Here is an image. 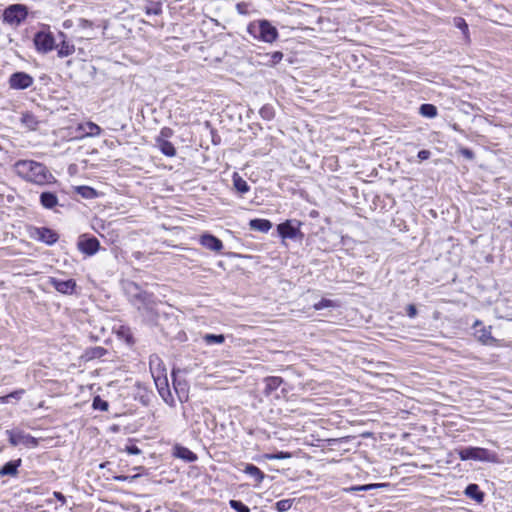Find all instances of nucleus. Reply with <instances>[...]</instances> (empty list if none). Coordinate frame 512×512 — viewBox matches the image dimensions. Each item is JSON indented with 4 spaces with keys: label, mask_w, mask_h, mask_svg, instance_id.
<instances>
[{
    "label": "nucleus",
    "mask_w": 512,
    "mask_h": 512,
    "mask_svg": "<svg viewBox=\"0 0 512 512\" xmlns=\"http://www.w3.org/2000/svg\"><path fill=\"white\" fill-rule=\"evenodd\" d=\"M173 135V131L172 129L168 128V127H164L161 129L160 131V135L158 138H163V139H166L171 137Z\"/></svg>",
    "instance_id": "40"
},
{
    "label": "nucleus",
    "mask_w": 512,
    "mask_h": 512,
    "mask_svg": "<svg viewBox=\"0 0 512 512\" xmlns=\"http://www.w3.org/2000/svg\"><path fill=\"white\" fill-rule=\"evenodd\" d=\"M21 464V459L7 462L1 469V476H16L18 473V467Z\"/></svg>",
    "instance_id": "21"
},
{
    "label": "nucleus",
    "mask_w": 512,
    "mask_h": 512,
    "mask_svg": "<svg viewBox=\"0 0 512 512\" xmlns=\"http://www.w3.org/2000/svg\"><path fill=\"white\" fill-rule=\"evenodd\" d=\"M455 26L457 28H459L460 30H462L463 33L465 34V36H467V34H468V25H467V23L465 22V20L463 18H456L455 19Z\"/></svg>",
    "instance_id": "37"
},
{
    "label": "nucleus",
    "mask_w": 512,
    "mask_h": 512,
    "mask_svg": "<svg viewBox=\"0 0 512 512\" xmlns=\"http://www.w3.org/2000/svg\"><path fill=\"white\" fill-rule=\"evenodd\" d=\"M75 191L85 199H94L98 196V192L90 186H76Z\"/></svg>",
    "instance_id": "25"
},
{
    "label": "nucleus",
    "mask_w": 512,
    "mask_h": 512,
    "mask_svg": "<svg viewBox=\"0 0 512 512\" xmlns=\"http://www.w3.org/2000/svg\"><path fill=\"white\" fill-rule=\"evenodd\" d=\"M230 506L233 510L237 512H250V509L245 504L238 500H231Z\"/></svg>",
    "instance_id": "34"
},
{
    "label": "nucleus",
    "mask_w": 512,
    "mask_h": 512,
    "mask_svg": "<svg viewBox=\"0 0 512 512\" xmlns=\"http://www.w3.org/2000/svg\"><path fill=\"white\" fill-rule=\"evenodd\" d=\"M137 297L141 299L142 301H146L148 295L146 293L144 294H137Z\"/></svg>",
    "instance_id": "52"
},
{
    "label": "nucleus",
    "mask_w": 512,
    "mask_h": 512,
    "mask_svg": "<svg viewBox=\"0 0 512 512\" xmlns=\"http://www.w3.org/2000/svg\"><path fill=\"white\" fill-rule=\"evenodd\" d=\"M40 203L44 208L52 209L58 204V198L52 192H43L40 195Z\"/></svg>",
    "instance_id": "22"
},
{
    "label": "nucleus",
    "mask_w": 512,
    "mask_h": 512,
    "mask_svg": "<svg viewBox=\"0 0 512 512\" xmlns=\"http://www.w3.org/2000/svg\"><path fill=\"white\" fill-rule=\"evenodd\" d=\"M93 408L101 411H107L108 410V403L104 400H102L99 396L95 397L93 399Z\"/></svg>",
    "instance_id": "32"
},
{
    "label": "nucleus",
    "mask_w": 512,
    "mask_h": 512,
    "mask_svg": "<svg viewBox=\"0 0 512 512\" xmlns=\"http://www.w3.org/2000/svg\"><path fill=\"white\" fill-rule=\"evenodd\" d=\"M294 500L293 499H283L278 502H276L275 507L278 512H286L288 511L292 505Z\"/></svg>",
    "instance_id": "30"
},
{
    "label": "nucleus",
    "mask_w": 512,
    "mask_h": 512,
    "mask_svg": "<svg viewBox=\"0 0 512 512\" xmlns=\"http://www.w3.org/2000/svg\"><path fill=\"white\" fill-rule=\"evenodd\" d=\"M250 229L267 233L272 228V223L267 219H252L249 222Z\"/></svg>",
    "instance_id": "20"
},
{
    "label": "nucleus",
    "mask_w": 512,
    "mask_h": 512,
    "mask_svg": "<svg viewBox=\"0 0 512 512\" xmlns=\"http://www.w3.org/2000/svg\"><path fill=\"white\" fill-rule=\"evenodd\" d=\"M18 176L37 185H47L55 182V178L42 163L33 160H19L14 165Z\"/></svg>",
    "instance_id": "1"
},
{
    "label": "nucleus",
    "mask_w": 512,
    "mask_h": 512,
    "mask_svg": "<svg viewBox=\"0 0 512 512\" xmlns=\"http://www.w3.org/2000/svg\"><path fill=\"white\" fill-rule=\"evenodd\" d=\"M78 130L81 132L82 136L86 137L99 136L102 132V129L94 122L80 124Z\"/></svg>",
    "instance_id": "18"
},
{
    "label": "nucleus",
    "mask_w": 512,
    "mask_h": 512,
    "mask_svg": "<svg viewBox=\"0 0 512 512\" xmlns=\"http://www.w3.org/2000/svg\"><path fill=\"white\" fill-rule=\"evenodd\" d=\"M77 247L80 252L87 256H93L100 249V242L93 236L81 235L77 242Z\"/></svg>",
    "instance_id": "7"
},
{
    "label": "nucleus",
    "mask_w": 512,
    "mask_h": 512,
    "mask_svg": "<svg viewBox=\"0 0 512 512\" xmlns=\"http://www.w3.org/2000/svg\"><path fill=\"white\" fill-rule=\"evenodd\" d=\"M22 122L27 124L28 126L32 127L36 124L35 118L31 114H24L22 116Z\"/></svg>",
    "instance_id": "39"
},
{
    "label": "nucleus",
    "mask_w": 512,
    "mask_h": 512,
    "mask_svg": "<svg viewBox=\"0 0 512 512\" xmlns=\"http://www.w3.org/2000/svg\"><path fill=\"white\" fill-rule=\"evenodd\" d=\"M299 223L297 221L287 220L277 226V230L282 238L295 239L300 234Z\"/></svg>",
    "instance_id": "10"
},
{
    "label": "nucleus",
    "mask_w": 512,
    "mask_h": 512,
    "mask_svg": "<svg viewBox=\"0 0 512 512\" xmlns=\"http://www.w3.org/2000/svg\"><path fill=\"white\" fill-rule=\"evenodd\" d=\"M24 393V390L20 389V390H16L12 393L9 394V397L10 398H15V399H20L21 396L23 395Z\"/></svg>",
    "instance_id": "46"
},
{
    "label": "nucleus",
    "mask_w": 512,
    "mask_h": 512,
    "mask_svg": "<svg viewBox=\"0 0 512 512\" xmlns=\"http://www.w3.org/2000/svg\"><path fill=\"white\" fill-rule=\"evenodd\" d=\"M204 341L211 345V344H222L225 340L224 335H215V334H205L203 336Z\"/></svg>",
    "instance_id": "29"
},
{
    "label": "nucleus",
    "mask_w": 512,
    "mask_h": 512,
    "mask_svg": "<svg viewBox=\"0 0 512 512\" xmlns=\"http://www.w3.org/2000/svg\"><path fill=\"white\" fill-rule=\"evenodd\" d=\"M125 451L128 453V454H131V455H138L141 453V450L136 446V445H128L125 447Z\"/></svg>",
    "instance_id": "42"
},
{
    "label": "nucleus",
    "mask_w": 512,
    "mask_h": 512,
    "mask_svg": "<svg viewBox=\"0 0 512 512\" xmlns=\"http://www.w3.org/2000/svg\"><path fill=\"white\" fill-rule=\"evenodd\" d=\"M33 237L48 245H53L58 240V234L46 227L35 228Z\"/></svg>",
    "instance_id": "13"
},
{
    "label": "nucleus",
    "mask_w": 512,
    "mask_h": 512,
    "mask_svg": "<svg viewBox=\"0 0 512 512\" xmlns=\"http://www.w3.org/2000/svg\"><path fill=\"white\" fill-rule=\"evenodd\" d=\"M462 461L475 460L480 462H498V456L495 452L481 447H465L456 450Z\"/></svg>",
    "instance_id": "3"
},
{
    "label": "nucleus",
    "mask_w": 512,
    "mask_h": 512,
    "mask_svg": "<svg viewBox=\"0 0 512 512\" xmlns=\"http://www.w3.org/2000/svg\"><path fill=\"white\" fill-rule=\"evenodd\" d=\"M291 457V454L288 452H278L275 454H265L264 458L267 460H281V459H288Z\"/></svg>",
    "instance_id": "33"
},
{
    "label": "nucleus",
    "mask_w": 512,
    "mask_h": 512,
    "mask_svg": "<svg viewBox=\"0 0 512 512\" xmlns=\"http://www.w3.org/2000/svg\"><path fill=\"white\" fill-rule=\"evenodd\" d=\"M233 185H234L235 189L241 194L247 193L250 189L247 182L241 176H239L237 173H235L233 175Z\"/></svg>",
    "instance_id": "27"
},
{
    "label": "nucleus",
    "mask_w": 512,
    "mask_h": 512,
    "mask_svg": "<svg viewBox=\"0 0 512 512\" xmlns=\"http://www.w3.org/2000/svg\"><path fill=\"white\" fill-rule=\"evenodd\" d=\"M247 31L254 39L265 43H273L279 36L276 27L268 20L251 22L247 27Z\"/></svg>",
    "instance_id": "2"
},
{
    "label": "nucleus",
    "mask_w": 512,
    "mask_h": 512,
    "mask_svg": "<svg viewBox=\"0 0 512 512\" xmlns=\"http://www.w3.org/2000/svg\"><path fill=\"white\" fill-rule=\"evenodd\" d=\"M243 471L250 477L254 478L257 484H260L265 478V474L253 464H246Z\"/></svg>",
    "instance_id": "23"
},
{
    "label": "nucleus",
    "mask_w": 512,
    "mask_h": 512,
    "mask_svg": "<svg viewBox=\"0 0 512 512\" xmlns=\"http://www.w3.org/2000/svg\"><path fill=\"white\" fill-rule=\"evenodd\" d=\"M49 283L53 286L58 292L62 294H72L76 287V282L73 279L69 280H61L55 277L49 278Z\"/></svg>",
    "instance_id": "12"
},
{
    "label": "nucleus",
    "mask_w": 512,
    "mask_h": 512,
    "mask_svg": "<svg viewBox=\"0 0 512 512\" xmlns=\"http://www.w3.org/2000/svg\"><path fill=\"white\" fill-rule=\"evenodd\" d=\"M104 352H105V350H104L103 348H101V347H97V348H95V349H94V351H93V356H98V357H100V356H102V355L104 354Z\"/></svg>",
    "instance_id": "48"
},
{
    "label": "nucleus",
    "mask_w": 512,
    "mask_h": 512,
    "mask_svg": "<svg viewBox=\"0 0 512 512\" xmlns=\"http://www.w3.org/2000/svg\"><path fill=\"white\" fill-rule=\"evenodd\" d=\"M33 82V77L25 72H15L8 80L9 87L15 90L27 89L33 84Z\"/></svg>",
    "instance_id": "8"
},
{
    "label": "nucleus",
    "mask_w": 512,
    "mask_h": 512,
    "mask_svg": "<svg viewBox=\"0 0 512 512\" xmlns=\"http://www.w3.org/2000/svg\"><path fill=\"white\" fill-rule=\"evenodd\" d=\"M36 50L40 53L46 54L56 48L55 38L48 30H41L37 32L33 39Z\"/></svg>",
    "instance_id": "5"
},
{
    "label": "nucleus",
    "mask_w": 512,
    "mask_h": 512,
    "mask_svg": "<svg viewBox=\"0 0 512 512\" xmlns=\"http://www.w3.org/2000/svg\"><path fill=\"white\" fill-rule=\"evenodd\" d=\"M430 157V151L428 150H421L418 152V158L420 160H426Z\"/></svg>",
    "instance_id": "44"
},
{
    "label": "nucleus",
    "mask_w": 512,
    "mask_h": 512,
    "mask_svg": "<svg viewBox=\"0 0 512 512\" xmlns=\"http://www.w3.org/2000/svg\"><path fill=\"white\" fill-rule=\"evenodd\" d=\"M6 433L9 437L10 444L13 446L22 445L28 448H33L38 445L36 438L23 431L7 430Z\"/></svg>",
    "instance_id": "6"
},
{
    "label": "nucleus",
    "mask_w": 512,
    "mask_h": 512,
    "mask_svg": "<svg viewBox=\"0 0 512 512\" xmlns=\"http://www.w3.org/2000/svg\"><path fill=\"white\" fill-rule=\"evenodd\" d=\"M80 38H91V34L90 33H86L85 35L81 36Z\"/></svg>",
    "instance_id": "54"
},
{
    "label": "nucleus",
    "mask_w": 512,
    "mask_h": 512,
    "mask_svg": "<svg viewBox=\"0 0 512 512\" xmlns=\"http://www.w3.org/2000/svg\"><path fill=\"white\" fill-rule=\"evenodd\" d=\"M465 495L474 499L477 503H481L484 498V494L480 491L477 484H469L465 489Z\"/></svg>",
    "instance_id": "24"
},
{
    "label": "nucleus",
    "mask_w": 512,
    "mask_h": 512,
    "mask_svg": "<svg viewBox=\"0 0 512 512\" xmlns=\"http://www.w3.org/2000/svg\"><path fill=\"white\" fill-rule=\"evenodd\" d=\"M149 366L153 379H156L157 376H166V368L157 355L150 356Z\"/></svg>",
    "instance_id": "16"
},
{
    "label": "nucleus",
    "mask_w": 512,
    "mask_h": 512,
    "mask_svg": "<svg viewBox=\"0 0 512 512\" xmlns=\"http://www.w3.org/2000/svg\"><path fill=\"white\" fill-rule=\"evenodd\" d=\"M283 380L280 377H267L265 379V394L269 395L272 391L278 389Z\"/></svg>",
    "instance_id": "26"
},
{
    "label": "nucleus",
    "mask_w": 512,
    "mask_h": 512,
    "mask_svg": "<svg viewBox=\"0 0 512 512\" xmlns=\"http://www.w3.org/2000/svg\"><path fill=\"white\" fill-rule=\"evenodd\" d=\"M266 56L270 58L267 62L270 65H275L283 59V53L280 51H275L272 54H267Z\"/></svg>",
    "instance_id": "35"
},
{
    "label": "nucleus",
    "mask_w": 512,
    "mask_h": 512,
    "mask_svg": "<svg viewBox=\"0 0 512 512\" xmlns=\"http://www.w3.org/2000/svg\"><path fill=\"white\" fill-rule=\"evenodd\" d=\"M147 15H159L162 12L160 3H149L144 7Z\"/></svg>",
    "instance_id": "31"
},
{
    "label": "nucleus",
    "mask_w": 512,
    "mask_h": 512,
    "mask_svg": "<svg viewBox=\"0 0 512 512\" xmlns=\"http://www.w3.org/2000/svg\"><path fill=\"white\" fill-rule=\"evenodd\" d=\"M417 314V309L416 307L413 305V304H410L407 306V315L410 317V318H414Z\"/></svg>",
    "instance_id": "43"
},
{
    "label": "nucleus",
    "mask_w": 512,
    "mask_h": 512,
    "mask_svg": "<svg viewBox=\"0 0 512 512\" xmlns=\"http://www.w3.org/2000/svg\"><path fill=\"white\" fill-rule=\"evenodd\" d=\"M199 241L203 247L214 252H219L223 248L222 241L211 234H203Z\"/></svg>",
    "instance_id": "15"
},
{
    "label": "nucleus",
    "mask_w": 512,
    "mask_h": 512,
    "mask_svg": "<svg viewBox=\"0 0 512 512\" xmlns=\"http://www.w3.org/2000/svg\"><path fill=\"white\" fill-rule=\"evenodd\" d=\"M28 10L23 4L8 6L3 12V22L11 26H19L27 17Z\"/></svg>",
    "instance_id": "4"
},
{
    "label": "nucleus",
    "mask_w": 512,
    "mask_h": 512,
    "mask_svg": "<svg viewBox=\"0 0 512 512\" xmlns=\"http://www.w3.org/2000/svg\"><path fill=\"white\" fill-rule=\"evenodd\" d=\"M59 38L61 42L56 46L58 57L65 58L71 56L75 52V45L67 40V36L63 32H59Z\"/></svg>",
    "instance_id": "14"
},
{
    "label": "nucleus",
    "mask_w": 512,
    "mask_h": 512,
    "mask_svg": "<svg viewBox=\"0 0 512 512\" xmlns=\"http://www.w3.org/2000/svg\"><path fill=\"white\" fill-rule=\"evenodd\" d=\"M333 306H334V302L332 300L322 299L318 303H315L313 307L315 310H322L324 308L333 307Z\"/></svg>",
    "instance_id": "36"
},
{
    "label": "nucleus",
    "mask_w": 512,
    "mask_h": 512,
    "mask_svg": "<svg viewBox=\"0 0 512 512\" xmlns=\"http://www.w3.org/2000/svg\"><path fill=\"white\" fill-rule=\"evenodd\" d=\"M78 26L83 29V30H87V29H91L93 24L92 22H90L89 20H86V19H79V22H78Z\"/></svg>",
    "instance_id": "41"
},
{
    "label": "nucleus",
    "mask_w": 512,
    "mask_h": 512,
    "mask_svg": "<svg viewBox=\"0 0 512 512\" xmlns=\"http://www.w3.org/2000/svg\"><path fill=\"white\" fill-rule=\"evenodd\" d=\"M154 382L164 402L169 406H174L175 401L169 389L167 376H157L156 379H154Z\"/></svg>",
    "instance_id": "9"
},
{
    "label": "nucleus",
    "mask_w": 512,
    "mask_h": 512,
    "mask_svg": "<svg viewBox=\"0 0 512 512\" xmlns=\"http://www.w3.org/2000/svg\"><path fill=\"white\" fill-rule=\"evenodd\" d=\"M116 480H119V481H125L127 479L126 476H118V477H115Z\"/></svg>",
    "instance_id": "53"
},
{
    "label": "nucleus",
    "mask_w": 512,
    "mask_h": 512,
    "mask_svg": "<svg viewBox=\"0 0 512 512\" xmlns=\"http://www.w3.org/2000/svg\"><path fill=\"white\" fill-rule=\"evenodd\" d=\"M63 27H64L65 29H69V28H71V27H72V21H71V20H65V21L63 22Z\"/></svg>",
    "instance_id": "50"
},
{
    "label": "nucleus",
    "mask_w": 512,
    "mask_h": 512,
    "mask_svg": "<svg viewBox=\"0 0 512 512\" xmlns=\"http://www.w3.org/2000/svg\"><path fill=\"white\" fill-rule=\"evenodd\" d=\"M53 495H54V497H55L57 500L61 501V503H62V504H64V503L66 502V498H65V496H64L61 492H57V491H55V492L53 493Z\"/></svg>",
    "instance_id": "47"
},
{
    "label": "nucleus",
    "mask_w": 512,
    "mask_h": 512,
    "mask_svg": "<svg viewBox=\"0 0 512 512\" xmlns=\"http://www.w3.org/2000/svg\"><path fill=\"white\" fill-rule=\"evenodd\" d=\"M173 455L177 458H180L186 462H195L197 460V455L192 452L190 449L181 446L175 445L173 448Z\"/></svg>",
    "instance_id": "17"
},
{
    "label": "nucleus",
    "mask_w": 512,
    "mask_h": 512,
    "mask_svg": "<svg viewBox=\"0 0 512 512\" xmlns=\"http://www.w3.org/2000/svg\"><path fill=\"white\" fill-rule=\"evenodd\" d=\"M476 338L485 345H492L496 342L495 338L491 334V327H484L482 322L476 320L474 325Z\"/></svg>",
    "instance_id": "11"
},
{
    "label": "nucleus",
    "mask_w": 512,
    "mask_h": 512,
    "mask_svg": "<svg viewBox=\"0 0 512 512\" xmlns=\"http://www.w3.org/2000/svg\"><path fill=\"white\" fill-rule=\"evenodd\" d=\"M420 114L424 117L434 118L437 115V108L432 104H422Z\"/></svg>",
    "instance_id": "28"
},
{
    "label": "nucleus",
    "mask_w": 512,
    "mask_h": 512,
    "mask_svg": "<svg viewBox=\"0 0 512 512\" xmlns=\"http://www.w3.org/2000/svg\"><path fill=\"white\" fill-rule=\"evenodd\" d=\"M461 154L467 159H473L474 153L470 149H462Z\"/></svg>",
    "instance_id": "45"
},
{
    "label": "nucleus",
    "mask_w": 512,
    "mask_h": 512,
    "mask_svg": "<svg viewBox=\"0 0 512 512\" xmlns=\"http://www.w3.org/2000/svg\"><path fill=\"white\" fill-rule=\"evenodd\" d=\"M261 114H262L264 117L269 118V117H270V115H271L270 109H269V108H266V107H265V108H263V109L261 110Z\"/></svg>",
    "instance_id": "49"
},
{
    "label": "nucleus",
    "mask_w": 512,
    "mask_h": 512,
    "mask_svg": "<svg viewBox=\"0 0 512 512\" xmlns=\"http://www.w3.org/2000/svg\"><path fill=\"white\" fill-rule=\"evenodd\" d=\"M382 486V484H367V485H361V486H355L352 487L351 490L353 491H368L377 487Z\"/></svg>",
    "instance_id": "38"
},
{
    "label": "nucleus",
    "mask_w": 512,
    "mask_h": 512,
    "mask_svg": "<svg viewBox=\"0 0 512 512\" xmlns=\"http://www.w3.org/2000/svg\"><path fill=\"white\" fill-rule=\"evenodd\" d=\"M156 146L167 157H173L176 155V149H175L174 145L166 139L157 138Z\"/></svg>",
    "instance_id": "19"
},
{
    "label": "nucleus",
    "mask_w": 512,
    "mask_h": 512,
    "mask_svg": "<svg viewBox=\"0 0 512 512\" xmlns=\"http://www.w3.org/2000/svg\"><path fill=\"white\" fill-rule=\"evenodd\" d=\"M9 399H10L9 394L5 395V396H1L0 403H8Z\"/></svg>",
    "instance_id": "51"
}]
</instances>
